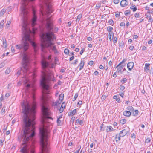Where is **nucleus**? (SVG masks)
<instances>
[{
  "mask_svg": "<svg viewBox=\"0 0 153 153\" xmlns=\"http://www.w3.org/2000/svg\"><path fill=\"white\" fill-rule=\"evenodd\" d=\"M44 20L46 21L45 29L46 32L42 33L41 35V37L42 39L43 42L41 45L42 51L45 48L50 47L51 48V45H53L52 42L56 38L53 32V25L50 18L47 19L44 18L43 20ZM52 49L53 51L56 50V46H53Z\"/></svg>",
  "mask_w": 153,
  "mask_h": 153,
  "instance_id": "nucleus-1",
  "label": "nucleus"
},
{
  "mask_svg": "<svg viewBox=\"0 0 153 153\" xmlns=\"http://www.w3.org/2000/svg\"><path fill=\"white\" fill-rule=\"evenodd\" d=\"M29 42L31 43L32 46L34 48L35 52H36L37 50L36 44L30 38V35L27 33H25L24 37L23 39L22 42L21 44L16 45V49H20L22 48L24 51H26L29 48Z\"/></svg>",
  "mask_w": 153,
  "mask_h": 153,
  "instance_id": "nucleus-2",
  "label": "nucleus"
},
{
  "mask_svg": "<svg viewBox=\"0 0 153 153\" xmlns=\"http://www.w3.org/2000/svg\"><path fill=\"white\" fill-rule=\"evenodd\" d=\"M43 75L40 81V85L43 89L44 94L49 93V82L51 80L53 76L50 75H46L44 72H43Z\"/></svg>",
  "mask_w": 153,
  "mask_h": 153,
  "instance_id": "nucleus-3",
  "label": "nucleus"
},
{
  "mask_svg": "<svg viewBox=\"0 0 153 153\" xmlns=\"http://www.w3.org/2000/svg\"><path fill=\"white\" fill-rule=\"evenodd\" d=\"M30 60L29 57L27 54L24 53L22 60V68L21 70L24 73H27L30 68L29 65Z\"/></svg>",
  "mask_w": 153,
  "mask_h": 153,
  "instance_id": "nucleus-4",
  "label": "nucleus"
},
{
  "mask_svg": "<svg viewBox=\"0 0 153 153\" xmlns=\"http://www.w3.org/2000/svg\"><path fill=\"white\" fill-rule=\"evenodd\" d=\"M42 2L43 4H45L46 8L44 12H41L43 16L48 17L50 13L52 12V10L47 0H42Z\"/></svg>",
  "mask_w": 153,
  "mask_h": 153,
  "instance_id": "nucleus-5",
  "label": "nucleus"
},
{
  "mask_svg": "<svg viewBox=\"0 0 153 153\" xmlns=\"http://www.w3.org/2000/svg\"><path fill=\"white\" fill-rule=\"evenodd\" d=\"M34 0H23V3L21 7L22 13L23 15V17L25 19V17L28 13V11L27 7V1H33Z\"/></svg>",
  "mask_w": 153,
  "mask_h": 153,
  "instance_id": "nucleus-6",
  "label": "nucleus"
},
{
  "mask_svg": "<svg viewBox=\"0 0 153 153\" xmlns=\"http://www.w3.org/2000/svg\"><path fill=\"white\" fill-rule=\"evenodd\" d=\"M33 16L32 19V23L31 25L33 27L34 26L36 25V20L37 17L35 14V12L34 11H33Z\"/></svg>",
  "mask_w": 153,
  "mask_h": 153,
  "instance_id": "nucleus-7",
  "label": "nucleus"
},
{
  "mask_svg": "<svg viewBox=\"0 0 153 153\" xmlns=\"http://www.w3.org/2000/svg\"><path fill=\"white\" fill-rule=\"evenodd\" d=\"M128 130V128H126L121 131L119 133L120 135V136L123 137L125 136L127 134Z\"/></svg>",
  "mask_w": 153,
  "mask_h": 153,
  "instance_id": "nucleus-8",
  "label": "nucleus"
},
{
  "mask_svg": "<svg viewBox=\"0 0 153 153\" xmlns=\"http://www.w3.org/2000/svg\"><path fill=\"white\" fill-rule=\"evenodd\" d=\"M128 4V1L127 0H122L120 3V5L122 7H125L127 6Z\"/></svg>",
  "mask_w": 153,
  "mask_h": 153,
  "instance_id": "nucleus-9",
  "label": "nucleus"
},
{
  "mask_svg": "<svg viewBox=\"0 0 153 153\" xmlns=\"http://www.w3.org/2000/svg\"><path fill=\"white\" fill-rule=\"evenodd\" d=\"M134 66V63L132 62H129L127 65V67L128 70L131 71L133 68Z\"/></svg>",
  "mask_w": 153,
  "mask_h": 153,
  "instance_id": "nucleus-10",
  "label": "nucleus"
},
{
  "mask_svg": "<svg viewBox=\"0 0 153 153\" xmlns=\"http://www.w3.org/2000/svg\"><path fill=\"white\" fill-rule=\"evenodd\" d=\"M124 67V65H120L117 67V66L116 67V68H117V72H118V73L119 74L120 73L121 74V72H122V70L123 69V67Z\"/></svg>",
  "mask_w": 153,
  "mask_h": 153,
  "instance_id": "nucleus-11",
  "label": "nucleus"
},
{
  "mask_svg": "<svg viewBox=\"0 0 153 153\" xmlns=\"http://www.w3.org/2000/svg\"><path fill=\"white\" fill-rule=\"evenodd\" d=\"M42 65L43 68L45 69L48 65V62L43 60L42 62Z\"/></svg>",
  "mask_w": 153,
  "mask_h": 153,
  "instance_id": "nucleus-12",
  "label": "nucleus"
},
{
  "mask_svg": "<svg viewBox=\"0 0 153 153\" xmlns=\"http://www.w3.org/2000/svg\"><path fill=\"white\" fill-rule=\"evenodd\" d=\"M131 114V113L129 111H125L123 112V115L127 117H129Z\"/></svg>",
  "mask_w": 153,
  "mask_h": 153,
  "instance_id": "nucleus-13",
  "label": "nucleus"
},
{
  "mask_svg": "<svg viewBox=\"0 0 153 153\" xmlns=\"http://www.w3.org/2000/svg\"><path fill=\"white\" fill-rule=\"evenodd\" d=\"M76 112V109H75L72 110L71 111H70L68 113V115L69 116H72L74 115Z\"/></svg>",
  "mask_w": 153,
  "mask_h": 153,
  "instance_id": "nucleus-14",
  "label": "nucleus"
},
{
  "mask_svg": "<svg viewBox=\"0 0 153 153\" xmlns=\"http://www.w3.org/2000/svg\"><path fill=\"white\" fill-rule=\"evenodd\" d=\"M23 23L22 27L24 28V29L25 30H26L27 29V23L25 19H24L23 21Z\"/></svg>",
  "mask_w": 153,
  "mask_h": 153,
  "instance_id": "nucleus-15",
  "label": "nucleus"
},
{
  "mask_svg": "<svg viewBox=\"0 0 153 153\" xmlns=\"http://www.w3.org/2000/svg\"><path fill=\"white\" fill-rule=\"evenodd\" d=\"M113 130V128L111 126H107L106 131L107 132L112 131Z\"/></svg>",
  "mask_w": 153,
  "mask_h": 153,
  "instance_id": "nucleus-16",
  "label": "nucleus"
},
{
  "mask_svg": "<svg viewBox=\"0 0 153 153\" xmlns=\"http://www.w3.org/2000/svg\"><path fill=\"white\" fill-rule=\"evenodd\" d=\"M84 65V61L81 60L80 63L79 64V66L77 67H79V70H80L83 68Z\"/></svg>",
  "mask_w": 153,
  "mask_h": 153,
  "instance_id": "nucleus-17",
  "label": "nucleus"
},
{
  "mask_svg": "<svg viewBox=\"0 0 153 153\" xmlns=\"http://www.w3.org/2000/svg\"><path fill=\"white\" fill-rule=\"evenodd\" d=\"M127 60V59H123V60H122V61H121V62H120L117 65V67L119 66L120 65H124V66H125L126 65V64L125 63V62Z\"/></svg>",
  "mask_w": 153,
  "mask_h": 153,
  "instance_id": "nucleus-18",
  "label": "nucleus"
},
{
  "mask_svg": "<svg viewBox=\"0 0 153 153\" xmlns=\"http://www.w3.org/2000/svg\"><path fill=\"white\" fill-rule=\"evenodd\" d=\"M83 121L82 120H79V119H77V125L79 127V125L82 126L83 125Z\"/></svg>",
  "mask_w": 153,
  "mask_h": 153,
  "instance_id": "nucleus-19",
  "label": "nucleus"
},
{
  "mask_svg": "<svg viewBox=\"0 0 153 153\" xmlns=\"http://www.w3.org/2000/svg\"><path fill=\"white\" fill-rule=\"evenodd\" d=\"M120 135L119 134H117L115 136V139L116 142H118L120 141Z\"/></svg>",
  "mask_w": 153,
  "mask_h": 153,
  "instance_id": "nucleus-20",
  "label": "nucleus"
},
{
  "mask_svg": "<svg viewBox=\"0 0 153 153\" xmlns=\"http://www.w3.org/2000/svg\"><path fill=\"white\" fill-rule=\"evenodd\" d=\"M64 94H60L59 96V100L60 101V103L63 99Z\"/></svg>",
  "mask_w": 153,
  "mask_h": 153,
  "instance_id": "nucleus-21",
  "label": "nucleus"
},
{
  "mask_svg": "<svg viewBox=\"0 0 153 153\" xmlns=\"http://www.w3.org/2000/svg\"><path fill=\"white\" fill-rule=\"evenodd\" d=\"M112 34H113V36L114 35V34L113 33V32H109L108 34V37L110 41H112L113 39V38L111 37Z\"/></svg>",
  "mask_w": 153,
  "mask_h": 153,
  "instance_id": "nucleus-22",
  "label": "nucleus"
},
{
  "mask_svg": "<svg viewBox=\"0 0 153 153\" xmlns=\"http://www.w3.org/2000/svg\"><path fill=\"white\" fill-rule=\"evenodd\" d=\"M138 110H136L133 112L132 114L134 116H136L138 115Z\"/></svg>",
  "mask_w": 153,
  "mask_h": 153,
  "instance_id": "nucleus-23",
  "label": "nucleus"
},
{
  "mask_svg": "<svg viewBox=\"0 0 153 153\" xmlns=\"http://www.w3.org/2000/svg\"><path fill=\"white\" fill-rule=\"evenodd\" d=\"M3 45L4 48H6L7 46V43L5 39H3Z\"/></svg>",
  "mask_w": 153,
  "mask_h": 153,
  "instance_id": "nucleus-24",
  "label": "nucleus"
},
{
  "mask_svg": "<svg viewBox=\"0 0 153 153\" xmlns=\"http://www.w3.org/2000/svg\"><path fill=\"white\" fill-rule=\"evenodd\" d=\"M145 67L144 68V69L145 70H148L149 69V65L150 64L149 63H146L145 64Z\"/></svg>",
  "mask_w": 153,
  "mask_h": 153,
  "instance_id": "nucleus-25",
  "label": "nucleus"
},
{
  "mask_svg": "<svg viewBox=\"0 0 153 153\" xmlns=\"http://www.w3.org/2000/svg\"><path fill=\"white\" fill-rule=\"evenodd\" d=\"M130 13L131 11L130 10H126L124 12V14L126 16H127L128 14H130Z\"/></svg>",
  "mask_w": 153,
  "mask_h": 153,
  "instance_id": "nucleus-26",
  "label": "nucleus"
},
{
  "mask_svg": "<svg viewBox=\"0 0 153 153\" xmlns=\"http://www.w3.org/2000/svg\"><path fill=\"white\" fill-rule=\"evenodd\" d=\"M127 109L129 111H134V109L133 107L131 106H129L127 108Z\"/></svg>",
  "mask_w": 153,
  "mask_h": 153,
  "instance_id": "nucleus-27",
  "label": "nucleus"
},
{
  "mask_svg": "<svg viewBox=\"0 0 153 153\" xmlns=\"http://www.w3.org/2000/svg\"><path fill=\"white\" fill-rule=\"evenodd\" d=\"M130 8L132 9L133 12H135L137 10V7L135 5L131 6L130 7Z\"/></svg>",
  "mask_w": 153,
  "mask_h": 153,
  "instance_id": "nucleus-28",
  "label": "nucleus"
},
{
  "mask_svg": "<svg viewBox=\"0 0 153 153\" xmlns=\"http://www.w3.org/2000/svg\"><path fill=\"white\" fill-rule=\"evenodd\" d=\"M119 45L120 47L121 48H123L124 47L125 45L123 41H122L121 42H120Z\"/></svg>",
  "mask_w": 153,
  "mask_h": 153,
  "instance_id": "nucleus-29",
  "label": "nucleus"
},
{
  "mask_svg": "<svg viewBox=\"0 0 153 153\" xmlns=\"http://www.w3.org/2000/svg\"><path fill=\"white\" fill-rule=\"evenodd\" d=\"M113 27L109 26L107 27V30L109 32H112V31H111L113 30Z\"/></svg>",
  "mask_w": 153,
  "mask_h": 153,
  "instance_id": "nucleus-30",
  "label": "nucleus"
},
{
  "mask_svg": "<svg viewBox=\"0 0 153 153\" xmlns=\"http://www.w3.org/2000/svg\"><path fill=\"white\" fill-rule=\"evenodd\" d=\"M126 82L127 79L126 78H124L120 81V82L122 83H126Z\"/></svg>",
  "mask_w": 153,
  "mask_h": 153,
  "instance_id": "nucleus-31",
  "label": "nucleus"
},
{
  "mask_svg": "<svg viewBox=\"0 0 153 153\" xmlns=\"http://www.w3.org/2000/svg\"><path fill=\"white\" fill-rule=\"evenodd\" d=\"M11 71V70L10 68H8L6 70L5 73L6 74H9Z\"/></svg>",
  "mask_w": 153,
  "mask_h": 153,
  "instance_id": "nucleus-32",
  "label": "nucleus"
},
{
  "mask_svg": "<svg viewBox=\"0 0 153 153\" xmlns=\"http://www.w3.org/2000/svg\"><path fill=\"white\" fill-rule=\"evenodd\" d=\"M4 24V20H2L0 23V28H2Z\"/></svg>",
  "mask_w": 153,
  "mask_h": 153,
  "instance_id": "nucleus-33",
  "label": "nucleus"
},
{
  "mask_svg": "<svg viewBox=\"0 0 153 153\" xmlns=\"http://www.w3.org/2000/svg\"><path fill=\"white\" fill-rule=\"evenodd\" d=\"M5 12V11L4 9H2L0 12V16H3Z\"/></svg>",
  "mask_w": 153,
  "mask_h": 153,
  "instance_id": "nucleus-34",
  "label": "nucleus"
},
{
  "mask_svg": "<svg viewBox=\"0 0 153 153\" xmlns=\"http://www.w3.org/2000/svg\"><path fill=\"white\" fill-rule=\"evenodd\" d=\"M126 121V120L125 119H122L120 120V123L123 124H124Z\"/></svg>",
  "mask_w": 153,
  "mask_h": 153,
  "instance_id": "nucleus-35",
  "label": "nucleus"
},
{
  "mask_svg": "<svg viewBox=\"0 0 153 153\" xmlns=\"http://www.w3.org/2000/svg\"><path fill=\"white\" fill-rule=\"evenodd\" d=\"M64 53L66 54H69V51L68 49L67 48L65 49L64 51Z\"/></svg>",
  "mask_w": 153,
  "mask_h": 153,
  "instance_id": "nucleus-36",
  "label": "nucleus"
},
{
  "mask_svg": "<svg viewBox=\"0 0 153 153\" xmlns=\"http://www.w3.org/2000/svg\"><path fill=\"white\" fill-rule=\"evenodd\" d=\"M5 107H3L1 110V113L2 114H4L5 112Z\"/></svg>",
  "mask_w": 153,
  "mask_h": 153,
  "instance_id": "nucleus-37",
  "label": "nucleus"
},
{
  "mask_svg": "<svg viewBox=\"0 0 153 153\" xmlns=\"http://www.w3.org/2000/svg\"><path fill=\"white\" fill-rule=\"evenodd\" d=\"M101 7V4L100 3H98L97 4L96 6V9H98Z\"/></svg>",
  "mask_w": 153,
  "mask_h": 153,
  "instance_id": "nucleus-38",
  "label": "nucleus"
},
{
  "mask_svg": "<svg viewBox=\"0 0 153 153\" xmlns=\"http://www.w3.org/2000/svg\"><path fill=\"white\" fill-rule=\"evenodd\" d=\"M11 23V21L10 20L9 21H8L7 22V23L6 25V27L7 28L9 27V25Z\"/></svg>",
  "mask_w": 153,
  "mask_h": 153,
  "instance_id": "nucleus-39",
  "label": "nucleus"
},
{
  "mask_svg": "<svg viewBox=\"0 0 153 153\" xmlns=\"http://www.w3.org/2000/svg\"><path fill=\"white\" fill-rule=\"evenodd\" d=\"M75 119L76 117H72L71 118V122H72L73 124L74 122Z\"/></svg>",
  "mask_w": 153,
  "mask_h": 153,
  "instance_id": "nucleus-40",
  "label": "nucleus"
},
{
  "mask_svg": "<svg viewBox=\"0 0 153 153\" xmlns=\"http://www.w3.org/2000/svg\"><path fill=\"white\" fill-rule=\"evenodd\" d=\"M57 122L58 126H60L61 125V120H60L59 119H57Z\"/></svg>",
  "mask_w": 153,
  "mask_h": 153,
  "instance_id": "nucleus-41",
  "label": "nucleus"
},
{
  "mask_svg": "<svg viewBox=\"0 0 153 153\" xmlns=\"http://www.w3.org/2000/svg\"><path fill=\"white\" fill-rule=\"evenodd\" d=\"M108 23L110 25H112V24L114 23V21L112 19H111L109 21Z\"/></svg>",
  "mask_w": 153,
  "mask_h": 153,
  "instance_id": "nucleus-42",
  "label": "nucleus"
},
{
  "mask_svg": "<svg viewBox=\"0 0 153 153\" xmlns=\"http://www.w3.org/2000/svg\"><path fill=\"white\" fill-rule=\"evenodd\" d=\"M125 87L124 86L122 85H120V89L121 90L123 91V90H124L125 89Z\"/></svg>",
  "mask_w": 153,
  "mask_h": 153,
  "instance_id": "nucleus-43",
  "label": "nucleus"
},
{
  "mask_svg": "<svg viewBox=\"0 0 153 153\" xmlns=\"http://www.w3.org/2000/svg\"><path fill=\"white\" fill-rule=\"evenodd\" d=\"M151 139L149 138H147L145 141V143H148L151 141Z\"/></svg>",
  "mask_w": 153,
  "mask_h": 153,
  "instance_id": "nucleus-44",
  "label": "nucleus"
},
{
  "mask_svg": "<svg viewBox=\"0 0 153 153\" xmlns=\"http://www.w3.org/2000/svg\"><path fill=\"white\" fill-rule=\"evenodd\" d=\"M64 109V108L63 107H60L59 110V113H60L62 112L63 111Z\"/></svg>",
  "mask_w": 153,
  "mask_h": 153,
  "instance_id": "nucleus-45",
  "label": "nucleus"
},
{
  "mask_svg": "<svg viewBox=\"0 0 153 153\" xmlns=\"http://www.w3.org/2000/svg\"><path fill=\"white\" fill-rule=\"evenodd\" d=\"M106 98V96L105 95H102L101 97V100L102 101H104Z\"/></svg>",
  "mask_w": 153,
  "mask_h": 153,
  "instance_id": "nucleus-46",
  "label": "nucleus"
},
{
  "mask_svg": "<svg viewBox=\"0 0 153 153\" xmlns=\"http://www.w3.org/2000/svg\"><path fill=\"white\" fill-rule=\"evenodd\" d=\"M82 15L81 14H79V15L78 16H77V20L78 19V21H79L80 19L82 18Z\"/></svg>",
  "mask_w": 153,
  "mask_h": 153,
  "instance_id": "nucleus-47",
  "label": "nucleus"
},
{
  "mask_svg": "<svg viewBox=\"0 0 153 153\" xmlns=\"http://www.w3.org/2000/svg\"><path fill=\"white\" fill-rule=\"evenodd\" d=\"M135 17L136 18H139V14L138 13H136L134 14Z\"/></svg>",
  "mask_w": 153,
  "mask_h": 153,
  "instance_id": "nucleus-48",
  "label": "nucleus"
},
{
  "mask_svg": "<svg viewBox=\"0 0 153 153\" xmlns=\"http://www.w3.org/2000/svg\"><path fill=\"white\" fill-rule=\"evenodd\" d=\"M4 62H2L0 65V68H1L4 66Z\"/></svg>",
  "mask_w": 153,
  "mask_h": 153,
  "instance_id": "nucleus-49",
  "label": "nucleus"
},
{
  "mask_svg": "<svg viewBox=\"0 0 153 153\" xmlns=\"http://www.w3.org/2000/svg\"><path fill=\"white\" fill-rule=\"evenodd\" d=\"M25 86L26 87V89L27 91L28 89L30 87V85L29 84H27Z\"/></svg>",
  "mask_w": 153,
  "mask_h": 153,
  "instance_id": "nucleus-50",
  "label": "nucleus"
},
{
  "mask_svg": "<svg viewBox=\"0 0 153 153\" xmlns=\"http://www.w3.org/2000/svg\"><path fill=\"white\" fill-rule=\"evenodd\" d=\"M113 1L114 4H117L119 3L120 0H114Z\"/></svg>",
  "mask_w": 153,
  "mask_h": 153,
  "instance_id": "nucleus-51",
  "label": "nucleus"
},
{
  "mask_svg": "<svg viewBox=\"0 0 153 153\" xmlns=\"http://www.w3.org/2000/svg\"><path fill=\"white\" fill-rule=\"evenodd\" d=\"M117 73H118V72H117V71L116 72H114L113 75V77H114V78H116L117 76Z\"/></svg>",
  "mask_w": 153,
  "mask_h": 153,
  "instance_id": "nucleus-52",
  "label": "nucleus"
},
{
  "mask_svg": "<svg viewBox=\"0 0 153 153\" xmlns=\"http://www.w3.org/2000/svg\"><path fill=\"white\" fill-rule=\"evenodd\" d=\"M117 42V37H114V38L113 42L114 43H116Z\"/></svg>",
  "mask_w": 153,
  "mask_h": 153,
  "instance_id": "nucleus-53",
  "label": "nucleus"
},
{
  "mask_svg": "<svg viewBox=\"0 0 153 153\" xmlns=\"http://www.w3.org/2000/svg\"><path fill=\"white\" fill-rule=\"evenodd\" d=\"M82 104V102L81 101H79L77 103V105H78L79 106H81Z\"/></svg>",
  "mask_w": 153,
  "mask_h": 153,
  "instance_id": "nucleus-54",
  "label": "nucleus"
},
{
  "mask_svg": "<svg viewBox=\"0 0 153 153\" xmlns=\"http://www.w3.org/2000/svg\"><path fill=\"white\" fill-rule=\"evenodd\" d=\"M93 63H94V62L93 61L91 60L89 62L88 64L91 66L93 65Z\"/></svg>",
  "mask_w": 153,
  "mask_h": 153,
  "instance_id": "nucleus-55",
  "label": "nucleus"
},
{
  "mask_svg": "<svg viewBox=\"0 0 153 153\" xmlns=\"http://www.w3.org/2000/svg\"><path fill=\"white\" fill-rule=\"evenodd\" d=\"M120 25L122 27L123 26H125V23L124 22H121L120 23Z\"/></svg>",
  "mask_w": 153,
  "mask_h": 153,
  "instance_id": "nucleus-56",
  "label": "nucleus"
},
{
  "mask_svg": "<svg viewBox=\"0 0 153 153\" xmlns=\"http://www.w3.org/2000/svg\"><path fill=\"white\" fill-rule=\"evenodd\" d=\"M149 22H152L153 21V19L152 18L150 15V17L149 19Z\"/></svg>",
  "mask_w": 153,
  "mask_h": 153,
  "instance_id": "nucleus-57",
  "label": "nucleus"
},
{
  "mask_svg": "<svg viewBox=\"0 0 153 153\" xmlns=\"http://www.w3.org/2000/svg\"><path fill=\"white\" fill-rule=\"evenodd\" d=\"M84 50H85V49L84 48H82V50H81V51L80 52V55H82L84 51Z\"/></svg>",
  "mask_w": 153,
  "mask_h": 153,
  "instance_id": "nucleus-58",
  "label": "nucleus"
},
{
  "mask_svg": "<svg viewBox=\"0 0 153 153\" xmlns=\"http://www.w3.org/2000/svg\"><path fill=\"white\" fill-rule=\"evenodd\" d=\"M131 137L132 138H135V135L134 133H133L131 134Z\"/></svg>",
  "mask_w": 153,
  "mask_h": 153,
  "instance_id": "nucleus-59",
  "label": "nucleus"
},
{
  "mask_svg": "<svg viewBox=\"0 0 153 153\" xmlns=\"http://www.w3.org/2000/svg\"><path fill=\"white\" fill-rule=\"evenodd\" d=\"M125 71H126V69L125 68L123 69V70L122 71V72H121V74H124V73Z\"/></svg>",
  "mask_w": 153,
  "mask_h": 153,
  "instance_id": "nucleus-60",
  "label": "nucleus"
},
{
  "mask_svg": "<svg viewBox=\"0 0 153 153\" xmlns=\"http://www.w3.org/2000/svg\"><path fill=\"white\" fill-rule=\"evenodd\" d=\"M134 48V46H130L129 47V49L130 50H133Z\"/></svg>",
  "mask_w": 153,
  "mask_h": 153,
  "instance_id": "nucleus-61",
  "label": "nucleus"
},
{
  "mask_svg": "<svg viewBox=\"0 0 153 153\" xmlns=\"http://www.w3.org/2000/svg\"><path fill=\"white\" fill-rule=\"evenodd\" d=\"M60 103H59L58 102H55L54 103V105H58L59 104H60Z\"/></svg>",
  "mask_w": 153,
  "mask_h": 153,
  "instance_id": "nucleus-62",
  "label": "nucleus"
},
{
  "mask_svg": "<svg viewBox=\"0 0 153 153\" xmlns=\"http://www.w3.org/2000/svg\"><path fill=\"white\" fill-rule=\"evenodd\" d=\"M116 101H117V102H119V103L120 102V99L119 97H118L117 98L116 100Z\"/></svg>",
  "mask_w": 153,
  "mask_h": 153,
  "instance_id": "nucleus-63",
  "label": "nucleus"
},
{
  "mask_svg": "<svg viewBox=\"0 0 153 153\" xmlns=\"http://www.w3.org/2000/svg\"><path fill=\"white\" fill-rule=\"evenodd\" d=\"M148 13L152 14L153 13V11L152 10H149L148 11Z\"/></svg>",
  "mask_w": 153,
  "mask_h": 153,
  "instance_id": "nucleus-64",
  "label": "nucleus"
}]
</instances>
